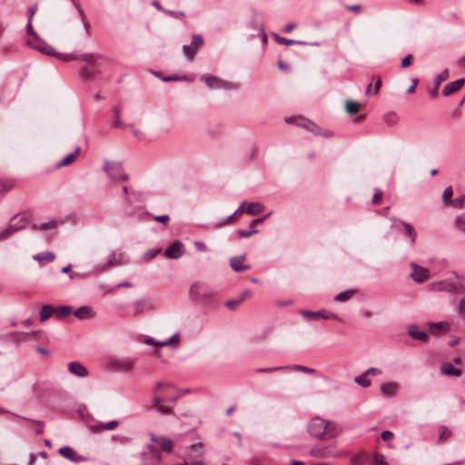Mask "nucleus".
<instances>
[{
  "label": "nucleus",
  "mask_w": 465,
  "mask_h": 465,
  "mask_svg": "<svg viewBox=\"0 0 465 465\" xmlns=\"http://www.w3.org/2000/svg\"><path fill=\"white\" fill-rule=\"evenodd\" d=\"M450 76L449 70L444 69L441 73L436 75L434 79V84L437 85V87H440L441 83L446 81Z\"/></svg>",
  "instance_id": "48"
},
{
  "label": "nucleus",
  "mask_w": 465,
  "mask_h": 465,
  "mask_svg": "<svg viewBox=\"0 0 465 465\" xmlns=\"http://www.w3.org/2000/svg\"><path fill=\"white\" fill-rule=\"evenodd\" d=\"M356 293V291L353 289L343 291L334 297V301L338 302H345L349 301L352 296Z\"/></svg>",
  "instance_id": "34"
},
{
  "label": "nucleus",
  "mask_w": 465,
  "mask_h": 465,
  "mask_svg": "<svg viewBox=\"0 0 465 465\" xmlns=\"http://www.w3.org/2000/svg\"><path fill=\"white\" fill-rule=\"evenodd\" d=\"M179 399V396H164L162 397L160 395H154L152 401V406L159 413L164 415H170L173 413V411L170 407L164 406L163 402H174Z\"/></svg>",
  "instance_id": "4"
},
{
  "label": "nucleus",
  "mask_w": 465,
  "mask_h": 465,
  "mask_svg": "<svg viewBox=\"0 0 465 465\" xmlns=\"http://www.w3.org/2000/svg\"><path fill=\"white\" fill-rule=\"evenodd\" d=\"M311 455L315 458H330L334 457L335 453H333L329 448L327 447H315L312 448L310 451Z\"/></svg>",
  "instance_id": "23"
},
{
  "label": "nucleus",
  "mask_w": 465,
  "mask_h": 465,
  "mask_svg": "<svg viewBox=\"0 0 465 465\" xmlns=\"http://www.w3.org/2000/svg\"><path fill=\"white\" fill-rule=\"evenodd\" d=\"M244 204H246V202H243V203L241 204V206H240V207H239V208H238V209H237V210H236L232 214H231V215L227 216L226 218H223V219L221 221V223H219V225H222V224L227 223L228 222H230L231 220H232V219H233V217L235 216V214L242 209V207H243V205H244Z\"/></svg>",
  "instance_id": "59"
},
{
  "label": "nucleus",
  "mask_w": 465,
  "mask_h": 465,
  "mask_svg": "<svg viewBox=\"0 0 465 465\" xmlns=\"http://www.w3.org/2000/svg\"><path fill=\"white\" fill-rule=\"evenodd\" d=\"M413 60V55L411 54H407L402 60L401 66L402 68H406L411 64V62Z\"/></svg>",
  "instance_id": "60"
},
{
  "label": "nucleus",
  "mask_w": 465,
  "mask_h": 465,
  "mask_svg": "<svg viewBox=\"0 0 465 465\" xmlns=\"http://www.w3.org/2000/svg\"><path fill=\"white\" fill-rule=\"evenodd\" d=\"M148 448L151 450L153 462L155 465H159L162 460V455L160 454L159 450L153 445H149Z\"/></svg>",
  "instance_id": "50"
},
{
  "label": "nucleus",
  "mask_w": 465,
  "mask_h": 465,
  "mask_svg": "<svg viewBox=\"0 0 465 465\" xmlns=\"http://www.w3.org/2000/svg\"><path fill=\"white\" fill-rule=\"evenodd\" d=\"M453 190L451 186H448L445 188L442 193V203L444 206H450V202H452Z\"/></svg>",
  "instance_id": "43"
},
{
  "label": "nucleus",
  "mask_w": 465,
  "mask_h": 465,
  "mask_svg": "<svg viewBox=\"0 0 465 465\" xmlns=\"http://www.w3.org/2000/svg\"><path fill=\"white\" fill-rule=\"evenodd\" d=\"M455 226L458 230L465 232V214L458 215L455 218Z\"/></svg>",
  "instance_id": "54"
},
{
  "label": "nucleus",
  "mask_w": 465,
  "mask_h": 465,
  "mask_svg": "<svg viewBox=\"0 0 465 465\" xmlns=\"http://www.w3.org/2000/svg\"><path fill=\"white\" fill-rule=\"evenodd\" d=\"M58 222L54 219H50L46 223H41L39 224H34L32 229L34 231H47V230H54L57 227Z\"/></svg>",
  "instance_id": "28"
},
{
  "label": "nucleus",
  "mask_w": 465,
  "mask_h": 465,
  "mask_svg": "<svg viewBox=\"0 0 465 465\" xmlns=\"http://www.w3.org/2000/svg\"><path fill=\"white\" fill-rule=\"evenodd\" d=\"M382 197V192L380 189H375L374 195L372 197V203L378 204Z\"/></svg>",
  "instance_id": "62"
},
{
  "label": "nucleus",
  "mask_w": 465,
  "mask_h": 465,
  "mask_svg": "<svg viewBox=\"0 0 465 465\" xmlns=\"http://www.w3.org/2000/svg\"><path fill=\"white\" fill-rule=\"evenodd\" d=\"M203 38L201 35H193L190 45H183V51L184 55L193 60L198 50L203 45Z\"/></svg>",
  "instance_id": "5"
},
{
  "label": "nucleus",
  "mask_w": 465,
  "mask_h": 465,
  "mask_svg": "<svg viewBox=\"0 0 465 465\" xmlns=\"http://www.w3.org/2000/svg\"><path fill=\"white\" fill-rule=\"evenodd\" d=\"M20 230L21 226L9 223L3 231L0 232V241L7 239L9 236Z\"/></svg>",
  "instance_id": "29"
},
{
  "label": "nucleus",
  "mask_w": 465,
  "mask_h": 465,
  "mask_svg": "<svg viewBox=\"0 0 465 465\" xmlns=\"http://www.w3.org/2000/svg\"><path fill=\"white\" fill-rule=\"evenodd\" d=\"M268 216H269V214L264 215L262 218L252 220L251 222L250 225H249V230H238L237 233L242 238H249V237H251L252 235H253V234L258 232V230L254 229V227L257 224H260V223H263L267 219Z\"/></svg>",
  "instance_id": "14"
},
{
  "label": "nucleus",
  "mask_w": 465,
  "mask_h": 465,
  "mask_svg": "<svg viewBox=\"0 0 465 465\" xmlns=\"http://www.w3.org/2000/svg\"><path fill=\"white\" fill-rule=\"evenodd\" d=\"M114 114L115 116V120L113 123L114 126L118 127V128H125L126 124L124 123H123L120 119L121 112H120L119 108H117V107L114 108Z\"/></svg>",
  "instance_id": "51"
},
{
  "label": "nucleus",
  "mask_w": 465,
  "mask_h": 465,
  "mask_svg": "<svg viewBox=\"0 0 465 465\" xmlns=\"http://www.w3.org/2000/svg\"><path fill=\"white\" fill-rule=\"evenodd\" d=\"M69 371L78 377H86L88 375L87 369L78 361H72L68 364Z\"/></svg>",
  "instance_id": "21"
},
{
  "label": "nucleus",
  "mask_w": 465,
  "mask_h": 465,
  "mask_svg": "<svg viewBox=\"0 0 465 465\" xmlns=\"http://www.w3.org/2000/svg\"><path fill=\"white\" fill-rule=\"evenodd\" d=\"M273 36H274L275 41L277 43H279V44H283V45H306V43L303 42V41H297V40H292V39L283 38V37L279 36L276 34Z\"/></svg>",
  "instance_id": "44"
},
{
  "label": "nucleus",
  "mask_w": 465,
  "mask_h": 465,
  "mask_svg": "<svg viewBox=\"0 0 465 465\" xmlns=\"http://www.w3.org/2000/svg\"><path fill=\"white\" fill-rule=\"evenodd\" d=\"M129 260L127 258V256L124 254V252H113L110 255V258L108 259V261L104 263V267L105 266H113V265H115V266H119V265H124V264H126L128 263Z\"/></svg>",
  "instance_id": "12"
},
{
  "label": "nucleus",
  "mask_w": 465,
  "mask_h": 465,
  "mask_svg": "<svg viewBox=\"0 0 465 465\" xmlns=\"http://www.w3.org/2000/svg\"><path fill=\"white\" fill-rule=\"evenodd\" d=\"M464 83H465V79L460 78V79H457L456 81L447 84L442 90V94L445 96L453 94L454 93L458 92L463 86Z\"/></svg>",
  "instance_id": "17"
},
{
  "label": "nucleus",
  "mask_w": 465,
  "mask_h": 465,
  "mask_svg": "<svg viewBox=\"0 0 465 465\" xmlns=\"http://www.w3.org/2000/svg\"><path fill=\"white\" fill-rule=\"evenodd\" d=\"M104 171L114 181L122 180L126 182L129 179L127 173H122V163L119 162L104 161Z\"/></svg>",
  "instance_id": "3"
},
{
  "label": "nucleus",
  "mask_w": 465,
  "mask_h": 465,
  "mask_svg": "<svg viewBox=\"0 0 465 465\" xmlns=\"http://www.w3.org/2000/svg\"><path fill=\"white\" fill-rule=\"evenodd\" d=\"M165 256L171 259H179L183 254V243L174 241L164 252Z\"/></svg>",
  "instance_id": "13"
},
{
  "label": "nucleus",
  "mask_w": 465,
  "mask_h": 465,
  "mask_svg": "<svg viewBox=\"0 0 465 465\" xmlns=\"http://www.w3.org/2000/svg\"><path fill=\"white\" fill-rule=\"evenodd\" d=\"M360 108L361 104L356 101L347 100L345 102V109L349 114H356L360 110Z\"/></svg>",
  "instance_id": "38"
},
{
  "label": "nucleus",
  "mask_w": 465,
  "mask_h": 465,
  "mask_svg": "<svg viewBox=\"0 0 465 465\" xmlns=\"http://www.w3.org/2000/svg\"><path fill=\"white\" fill-rule=\"evenodd\" d=\"M55 258V255L52 252H45L42 253L35 254L34 259L39 262H53Z\"/></svg>",
  "instance_id": "42"
},
{
  "label": "nucleus",
  "mask_w": 465,
  "mask_h": 465,
  "mask_svg": "<svg viewBox=\"0 0 465 465\" xmlns=\"http://www.w3.org/2000/svg\"><path fill=\"white\" fill-rule=\"evenodd\" d=\"M264 206L261 203H250L245 210L246 213L255 216L261 214Z\"/></svg>",
  "instance_id": "30"
},
{
  "label": "nucleus",
  "mask_w": 465,
  "mask_h": 465,
  "mask_svg": "<svg viewBox=\"0 0 465 465\" xmlns=\"http://www.w3.org/2000/svg\"><path fill=\"white\" fill-rule=\"evenodd\" d=\"M119 424V421L117 420H111L107 423L98 424V425H91L90 430L94 433H99L105 430H114Z\"/></svg>",
  "instance_id": "24"
},
{
  "label": "nucleus",
  "mask_w": 465,
  "mask_h": 465,
  "mask_svg": "<svg viewBox=\"0 0 465 465\" xmlns=\"http://www.w3.org/2000/svg\"><path fill=\"white\" fill-rule=\"evenodd\" d=\"M54 316L57 319H64V317L68 316L73 312V307L69 305H63L59 306L57 308H54Z\"/></svg>",
  "instance_id": "33"
},
{
  "label": "nucleus",
  "mask_w": 465,
  "mask_h": 465,
  "mask_svg": "<svg viewBox=\"0 0 465 465\" xmlns=\"http://www.w3.org/2000/svg\"><path fill=\"white\" fill-rule=\"evenodd\" d=\"M302 315L308 321H316L319 319L339 320V317L335 313L327 312L326 310L318 312L302 311Z\"/></svg>",
  "instance_id": "7"
},
{
  "label": "nucleus",
  "mask_w": 465,
  "mask_h": 465,
  "mask_svg": "<svg viewBox=\"0 0 465 465\" xmlns=\"http://www.w3.org/2000/svg\"><path fill=\"white\" fill-rule=\"evenodd\" d=\"M251 296V292L246 290L240 294L236 299L229 300L226 302V306L230 310H235L245 299Z\"/></svg>",
  "instance_id": "26"
},
{
  "label": "nucleus",
  "mask_w": 465,
  "mask_h": 465,
  "mask_svg": "<svg viewBox=\"0 0 465 465\" xmlns=\"http://www.w3.org/2000/svg\"><path fill=\"white\" fill-rule=\"evenodd\" d=\"M408 333L414 340L421 341H427L429 340L428 334L423 331H420L416 325L410 326Z\"/></svg>",
  "instance_id": "25"
},
{
  "label": "nucleus",
  "mask_w": 465,
  "mask_h": 465,
  "mask_svg": "<svg viewBox=\"0 0 465 465\" xmlns=\"http://www.w3.org/2000/svg\"><path fill=\"white\" fill-rule=\"evenodd\" d=\"M135 360L132 358H114L109 361V366L116 371L128 372L134 367Z\"/></svg>",
  "instance_id": "6"
},
{
  "label": "nucleus",
  "mask_w": 465,
  "mask_h": 465,
  "mask_svg": "<svg viewBox=\"0 0 465 465\" xmlns=\"http://www.w3.org/2000/svg\"><path fill=\"white\" fill-rule=\"evenodd\" d=\"M25 45L30 46L35 51H38L41 54H44L45 55L49 56H55L57 59L64 61V62H69L75 60L74 55L71 54H60L55 51V49L49 45L46 42H45L40 36H38V39H28L25 41Z\"/></svg>",
  "instance_id": "2"
},
{
  "label": "nucleus",
  "mask_w": 465,
  "mask_h": 465,
  "mask_svg": "<svg viewBox=\"0 0 465 465\" xmlns=\"http://www.w3.org/2000/svg\"><path fill=\"white\" fill-rule=\"evenodd\" d=\"M32 23H33V21H27V24H26V26H25L26 33L31 35L34 37V39H38L39 35H37V33L33 28Z\"/></svg>",
  "instance_id": "57"
},
{
  "label": "nucleus",
  "mask_w": 465,
  "mask_h": 465,
  "mask_svg": "<svg viewBox=\"0 0 465 465\" xmlns=\"http://www.w3.org/2000/svg\"><path fill=\"white\" fill-rule=\"evenodd\" d=\"M380 390L384 397L390 398L395 396L399 390V385L393 381L386 382L381 385Z\"/></svg>",
  "instance_id": "22"
},
{
  "label": "nucleus",
  "mask_w": 465,
  "mask_h": 465,
  "mask_svg": "<svg viewBox=\"0 0 465 465\" xmlns=\"http://www.w3.org/2000/svg\"><path fill=\"white\" fill-rule=\"evenodd\" d=\"M54 307L51 304H45L40 311V321L45 322L52 315H54Z\"/></svg>",
  "instance_id": "31"
},
{
  "label": "nucleus",
  "mask_w": 465,
  "mask_h": 465,
  "mask_svg": "<svg viewBox=\"0 0 465 465\" xmlns=\"http://www.w3.org/2000/svg\"><path fill=\"white\" fill-rule=\"evenodd\" d=\"M189 450H193L196 452V455L194 457L201 458L203 456V447L201 442L193 443L189 446Z\"/></svg>",
  "instance_id": "52"
},
{
  "label": "nucleus",
  "mask_w": 465,
  "mask_h": 465,
  "mask_svg": "<svg viewBox=\"0 0 465 465\" xmlns=\"http://www.w3.org/2000/svg\"><path fill=\"white\" fill-rule=\"evenodd\" d=\"M391 220L395 223L394 227L398 231H401V229L404 230L405 234L411 240V245H413L415 243V242H416V237H417V233L415 232L414 228L410 223H405V222H403L401 220H398V219H395V218H391Z\"/></svg>",
  "instance_id": "9"
},
{
  "label": "nucleus",
  "mask_w": 465,
  "mask_h": 465,
  "mask_svg": "<svg viewBox=\"0 0 465 465\" xmlns=\"http://www.w3.org/2000/svg\"><path fill=\"white\" fill-rule=\"evenodd\" d=\"M203 286L199 282H194L192 284L190 289V294L194 299H202V300H207L212 296V292L209 290H202Z\"/></svg>",
  "instance_id": "11"
},
{
  "label": "nucleus",
  "mask_w": 465,
  "mask_h": 465,
  "mask_svg": "<svg viewBox=\"0 0 465 465\" xmlns=\"http://www.w3.org/2000/svg\"><path fill=\"white\" fill-rule=\"evenodd\" d=\"M11 222V223H13L14 225L21 226V230L25 228L29 224V220L25 214L21 215L19 218L18 215H15L12 218Z\"/></svg>",
  "instance_id": "39"
},
{
  "label": "nucleus",
  "mask_w": 465,
  "mask_h": 465,
  "mask_svg": "<svg viewBox=\"0 0 465 465\" xmlns=\"http://www.w3.org/2000/svg\"><path fill=\"white\" fill-rule=\"evenodd\" d=\"M160 252H161L160 249L148 250L146 252H144L143 259L150 261V260L153 259Z\"/></svg>",
  "instance_id": "56"
},
{
  "label": "nucleus",
  "mask_w": 465,
  "mask_h": 465,
  "mask_svg": "<svg viewBox=\"0 0 465 465\" xmlns=\"http://www.w3.org/2000/svg\"><path fill=\"white\" fill-rule=\"evenodd\" d=\"M354 381L363 388H367L371 385V380L368 378V375L365 372L355 377Z\"/></svg>",
  "instance_id": "46"
},
{
  "label": "nucleus",
  "mask_w": 465,
  "mask_h": 465,
  "mask_svg": "<svg viewBox=\"0 0 465 465\" xmlns=\"http://www.w3.org/2000/svg\"><path fill=\"white\" fill-rule=\"evenodd\" d=\"M464 203H465V194L452 200V202H450V206L453 208H456V209H461V208H463Z\"/></svg>",
  "instance_id": "53"
},
{
  "label": "nucleus",
  "mask_w": 465,
  "mask_h": 465,
  "mask_svg": "<svg viewBox=\"0 0 465 465\" xmlns=\"http://www.w3.org/2000/svg\"><path fill=\"white\" fill-rule=\"evenodd\" d=\"M151 440L159 444L163 450L172 452L173 443L171 439L167 437H157L154 434H151Z\"/></svg>",
  "instance_id": "19"
},
{
  "label": "nucleus",
  "mask_w": 465,
  "mask_h": 465,
  "mask_svg": "<svg viewBox=\"0 0 465 465\" xmlns=\"http://www.w3.org/2000/svg\"><path fill=\"white\" fill-rule=\"evenodd\" d=\"M15 186V183L11 180L0 181V199Z\"/></svg>",
  "instance_id": "36"
},
{
  "label": "nucleus",
  "mask_w": 465,
  "mask_h": 465,
  "mask_svg": "<svg viewBox=\"0 0 465 465\" xmlns=\"http://www.w3.org/2000/svg\"><path fill=\"white\" fill-rule=\"evenodd\" d=\"M201 80L205 83L209 88L222 89L227 88L228 83L210 74H204Z\"/></svg>",
  "instance_id": "10"
},
{
  "label": "nucleus",
  "mask_w": 465,
  "mask_h": 465,
  "mask_svg": "<svg viewBox=\"0 0 465 465\" xmlns=\"http://www.w3.org/2000/svg\"><path fill=\"white\" fill-rule=\"evenodd\" d=\"M81 151V148L79 146H77L74 150V152L69 153L68 155H66L64 158H63L58 163H57V167L60 168V167H64V166H66V165H69L76 157V155L80 153Z\"/></svg>",
  "instance_id": "32"
},
{
  "label": "nucleus",
  "mask_w": 465,
  "mask_h": 465,
  "mask_svg": "<svg viewBox=\"0 0 465 465\" xmlns=\"http://www.w3.org/2000/svg\"><path fill=\"white\" fill-rule=\"evenodd\" d=\"M81 75L85 79H90L94 76V71L89 67H83L80 70Z\"/></svg>",
  "instance_id": "55"
},
{
  "label": "nucleus",
  "mask_w": 465,
  "mask_h": 465,
  "mask_svg": "<svg viewBox=\"0 0 465 465\" xmlns=\"http://www.w3.org/2000/svg\"><path fill=\"white\" fill-rule=\"evenodd\" d=\"M307 431L312 438L326 440L336 438L340 434L341 429L334 421L315 416L308 422Z\"/></svg>",
  "instance_id": "1"
},
{
  "label": "nucleus",
  "mask_w": 465,
  "mask_h": 465,
  "mask_svg": "<svg viewBox=\"0 0 465 465\" xmlns=\"http://www.w3.org/2000/svg\"><path fill=\"white\" fill-rule=\"evenodd\" d=\"M134 309V314H140L143 312L147 308L149 307L146 301L139 300L133 303Z\"/></svg>",
  "instance_id": "45"
},
{
  "label": "nucleus",
  "mask_w": 465,
  "mask_h": 465,
  "mask_svg": "<svg viewBox=\"0 0 465 465\" xmlns=\"http://www.w3.org/2000/svg\"><path fill=\"white\" fill-rule=\"evenodd\" d=\"M367 460V454L363 451H361L351 457L350 463L351 465H364Z\"/></svg>",
  "instance_id": "37"
},
{
  "label": "nucleus",
  "mask_w": 465,
  "mask_h": 465,
  "mask_svg": "<svg viewBox=\"0 0 465 465\" xmlns=\"http://www.w3.org/2000/svg\"><path fill=\"white\" fill-rule=\"evenodd\" d=\"M244 204H246V202H243V203L241 204V206H240V207H239V208H238V209H237V210H236L232 214H231V215L227 216L226 218H223V219L221 221V223H219V225H222V224L227 223L228 222H230L231 220H232V219H233V217L235 216V214L242 209V207H243V205H244Z\"/></svg>",
  "instance_id": "58"
},
{
  "label": "nucleus",
  "mask_w": 465,
  "mask_h": 465,
  "mask_svg": "<svg viewBox=\"0 0 465 465\" xmlns=\"http://www.w3.org/2000/svg\"><path fill=\"white\" fill-rule=\"evenodd\" d=\"M383 121L388 126H393L398 123L399 116L394 112H389L383 115Z\"/></svg>",
  "instance_id": "40"
},
{
  "label": "nucleus",
  "mask_w": 465,
  "mask_h": 465,
  "mask_svg": "<svg viewBox=\"0 0 465 465\" xmlns=\"http://www.w3.org/2000/svg\"><path fill=\"white\" fill-rule=\"evenodd\" d=\"M246 259V255L242 254L241 256L232 257L230 259V266L234 272H244L251 268L250 265L243 264V262Z\"/></svg>",
  "instance_id": "16"
},
{
  "label": "nucleus",
  "mask_w": 465,
  "mask_h": 465,
  "mask_svg": "<svg viewBox=\"0 0 465 465\" xmlns=\"http://www.w3.org/2000/svg\"><path fill=\"white\" fill-rule=\"evenodd\" d=\"M428 324L430 328L431 334L434 336H440V334L448 332L450 330V324L448 322H430Z\"/></svg>",
  "instance_id": "15"
},
{
  "label": "nucleus",
  "mask_w": 465,
  "mask_h": 465,
  "mask_svg": "<svg viewBox=\"0 0 465 465\" xmlns=\"http://www.w3.org/2000/svg\"><path fill=\"white\" fill-rule=\"evenodd\" d=\"M450 292H457V293H461V292H465V287L462 285V284H453L451 289L450 290Z\"/></svg>",
  "instance_id": "64"
},
{
  "label": "nucleus",
  "mask_w": 465,
  "mask_h": 465,
  "mask_svg": "<svg viewBox=\"0 0 465 465\" xmlns=\"http://www.w3.org/2000/svg\"><path fill=\"white\" fill-rule=\"evenodd\" d=\"M164 13L174 18H183L185 16L183 11L166 10Z\"/></svg>",
  "instance_id": "61"
},
{
  "label": "nucleus",
  "mask_w": 465,
  "mask_h": 465,
  "mask_svg": "<svg viewBox=\"0 0 465 465\" xmlns=\"http://www.w3.org/2000/svg\"><path fill=\"white\" fill-rule=\"evenodd\" d=\"M297 125L302 126L303 128L309 130L310 132L313 133L314 134H319V127L312 121L302 119L297 123Z\"/></svg>",
  "instance_id": "35"
},
{
  "label": "nucleus",
  "mask_w": 465,
  "mask_h": 465,
  "mask_svg": "<svg viewBox=\"0 0 465 465\" xmlns=\"http://www.w3.org/2000/svg\"><path fill=\"white\" fill-rule=\"evenodd\" d=\"M74 316L79 320L92 319L95 316V312L90 306H81L74 312Z\"/></svg>",
  "instance_id": "20"
},
{
  "label": "nucleus",
  "mask_w": 465,
  "mask_h": 465,
  "mask_svg": "<svg viewBox=\"0 0 465 465\" xmlns=\"http://www.w3.org/2000/svg\"><path fill=\"white\" fill-rule=\"evenodd\" d=\"M285 369H290L297 371H302L308 374H313L316 372L315 369L310 368L303 365H292V366H287Z\"/></svg>",
  "instance_id": "47"
},
{
  "label": "nucleus",
  "mask_w": 465,
  "mask_h": 465,
  "mask_svg": "<svg viewBox=\"0 0 465 465\" xmlns=\"http://www.w3.org/2000/svg\"><path fill=\"white\" fill-rule=\"evenodd\" d=\"M411 266L412 268L411 277L414 282L418 283H422L429 280L430 271L427 268L421 267L415 262H411Z\"/></svg>",
  "instance_id": "8"
},
{
  "label": "nucleus",
  "mask_w": 465,
  "mask_h": 465,
  "mask_svg": "<svg viewBox=\"0 0 465 465\" xmlns=\"http://www.w3.org/2000/svg\"><path fill=\"white\" fill-rule=\"evenodd\" d=\"M99 56H100L99 54H84L80 55L79 57H76V56H74V57H75V59H80L82 61L86 62L89 64H94L96 58Z\"/></svg>",
  "instance_id": "49"
},
{
  "label": "nucleus",
  "mask_w": 465,
  "mask_h": 465,
  "mask_svg": "<svg viewBox=\"0 0 465 465\" xmlns=\"http://www.w3.org/2000/svg\"><path fill=\"white\" fill-rule=\"evenodd\" d=\"M441 373L449 376L460 377L462 374V371L460 369H457L450 362H444L441 365Z\"/></svg>",
  "instance_id": "27"
},
{
  "label": "nucleus",
  "mask_w": 465,
  "mask_h": 465,
  "mask_svg": "<svg viewBox=\"0 0 465 465\" xmlns=\"http://www.w3.org/2000/svg\"><path fill=\"white\" fill-rule=\"evenodd\" d=\"M59 453L74 462H79L84 460V457L77 455V453L69 446H64L59 449Z\"/></svg>",
  "instance_id": "18"
},
{
  "label": "nucleus",
  "mask_w": 465,
  "mask_h": 465,
  "mask_svg": "<svg viewBox=\"0 0 465 465\" xmlns=\"http://www.w3.org/2000/svg\"><path fill=\"white\" fill-rule=\"evenodd\" d=\"M451 436V430L446 426H440L439 428V439L438 443H441L447 440Z\"/></svg>",
  "instance_id": "41"
},
{
  "label": "nucleus",
  "mask_w": 465,
  "mask_h": 465,
  "mask_svg": "<svg viewBox=\"0 0 465 465\" xmlns=\"http://www.w3.org/2000/svg\"><path fill=\"white\" fill-rule=\"evenodd\" d=\"M458 312L460 315L465 316V296L460 300Z\"/></svg>",
  "instance_id": "63"
}]
</instances>
